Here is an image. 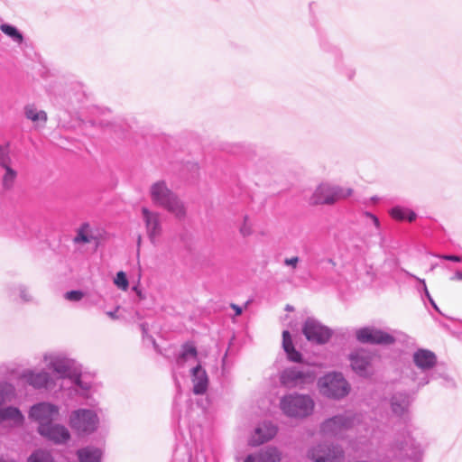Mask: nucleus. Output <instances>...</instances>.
Listing matches in <instances>:
<instances>
[{"label": "nucleus", "mask_w": 462, "mask_h": 462, "mask_svg": "<svg viewBox=\"0 0 462 462\" xmlns=\"http://www.w3.org/2000/svg\"><path fill=\"white\" fill-rule=\"evenodd\" d=\"M42 361L46 368L57 374L58 378L69 379L71 383L83 391H89L92 388L91 383L82 376L81 365L65 353L45 352Z\"/></svg>", "instance_id": "obj_1"}, {"label": "nucleus", "mask_w": 462, "mask_h": 462, "mask_svg": "<svg viewBox=\"0 0 462 462\" xmlns=\"http://www.w3.org/2000/svg\"><path fill=\"white\" fill-rule=\"evenodd\" d=\"M150 198L152 203L160 207L177 219H184L187 215L185 203L174 193L164 180H158L152 183L149 189Z\"/></svg>", "instance_id": "obj_2"}, {"label": "nucleus", "mask_w": 462, "mask_h": 462, "mask_svg": "<svg viewBox=\"0 0 462 462\" xmlns=\"http://www.w3.org/2000/svg\"><path fill=\"white\" fill-rule=\"evenodd\" d=\"M279 408L286 417L303 420L313 413L315 402L309 394L292 393L281 397Z\"/></svg>", "instance_id": "obj_3"}, {"label": "nucleus", "mask_w": 462, "mask_h": 462, "mask_svg": "<svg viewBox=\"0 0 462 462\" xmlns=\"http://www.w3.org/2000/svg\"><path fill=\"white\" fill-rule=\"evenodd\" d=\"M14 387L7 383H0V423H5L9 428L23 426L24 416L14 406H4L3 403L14 398Z\"/></svg>", "instance_id": "obj_4"}, {"label": "nucleus", "mask_w": 462, "mask_h": 462, "mask_svg": "<svg viewBox=\"0 0 462 462\" xmlns=\"http://www.w3.org/2000/svg\"><path fill=\"white\" fill-rule=\"evenodd\" d=\"M99 417L96 411L77 409L72 411L69 418V427L79 435H89L97 430Z\"/></svg>", "instance_id": "obj_5"}, {"label": "nucleus", "mask_w": 462, "mask_h": 462, "mask_svg": "<svg viewBox=\"0 0 462 462\" xmlns=\"http://www.w3.org/2000/svg\"><path fill=\"white\" fill-rule=\"evenodd\" d=\"M318 386L322 395L342 399L349 393L350 385L342 374L332 372L325 374L318 381Z\"/></svg>", "instance_id": "obj_6"}, {"label": "nucleus", "mask_w": 462, "mask_h": 462, "mask_svg": "<svg viewBox=\"0 0 462 462\" xmlns=\"http://www.w3.org/2000/svg\"><path fill=\"white\" fill-rule=\"evenodd\" d=\"M19 377L28 385L37 390H51L56 386L59 379L53 372L51 374L44 369L37 370L33 368L23 370Z\"/></svg>", "instance_id": "obj_7"}, {"label": "nucleus", "mask_w": 462, "mask_h": 462, "mask_svg": "<svg viewBox=\"0 0 462 462\" xmlns=\"http://www.w3.org/2000/svg\"><path fill=\"white\" fill-rule=\"evenodd\" d=\"M356 421H359L357 416L352 412H346L325 420L321 424L320 430L325 436L341 438Z\"/></svg>", "instance_id": "obj_8"}, {"label": "nucleus", "mask_w": 462, "mask_h": 462, "mask_svg": "<svg viewBox=\"0 0 462 462\" xmlns=\"http://www.w3.org/2000/svg\"><path fill=\"white\" fill-rule=\"evenodd\" d=\"M28 415L38 424L37 429L47 428L59 418L60 407L49 402H41L31 407Z\"/></svg>", "instance_id": "obj_9"}, {"label": "nucleus", "mask_w": 462, "mask_h": 462, "mask_svg": "<svg viewBox=\"0 0 462 462\" xmlns=\"http://www.w3.org/2000/svg\"><path fill=\"white\" fill-rule=\"evenodd\" d=\"M316 374L310 369L296 367L283 370L280 375L281 383L287 388L304 387L315 381Z\"/></svg>", "instance_id": "obj_10"}, {"label": "nucleus", "mask_w": 462, "mask_h": 462, "mask_svg": "<svg viewBox=\"0 0 462 462\" xmlns=\"http://www.w3.org/2000/svg\"><path fill=\"white\" fill-rule=\"evenodd\" d=\"M308 457L315 462H342L344 450L337 445L318 444L309 449Z\"/></svg>", "instance_id": "obj_11"}, {"label": "nucleus", "mask_w": 462, "mask_h": 462, "mask_svg": "<svg viewBox=\"0 0 462 462\" xmlns=\"http://www.w3.org/2000/svg\"><path fill=\"white\" fill-rule=\"evenodd\" d=\"M141 216L150 242L156 245L163 231L161 214L143 207Z\"/></svg>", "instance_id": "obj_12"}, {"label": "nucleus", "mask_w": 462, "mask_h": 462, "mask_svg": "<svg viewBox=\"0 0 462 462\" xmlns=\"http://www.w3.org/2000/svg\"><path fill=\"white\" fill-rule=\"evenodd\" d=\"M303 334L309 341L324 344L331 337L332 332L315 319H306L303 328Z\"/></svg>", "instance_id": "obj_13"}, {"label": "nucleus", "mask_w": 462, "mask_h": 462, "mask_svg": "<svg viewBox=\"0 0 462 462\" xmlns=\"http://www.w3.org/2000/svg\"><path fill=\"white\" fill-rule=\"evenodd\" d=\"M356 337L361 343L389 345L394 342V337L392 335L374 327L356 329Z\"/></svg>", "instance_id": "obj_14"}, {"label": "nucleus", "mask_w": 462, "mask_h": 462, "mask_svg": "<svg viewBox=\"0 0 462 462\" xmlns=\"http://www.w3.org/2000/svg\"><path fill=\"white\" fill-rule=\"evenodd\" d=\"M352 369L361 376H367L371 372L373 356L365 349H358L349 356Z\"/></svg>", "instance_id": "obj_15"}, {"label": "nucleus", "mask_w": 462, "mask_h": 462, "mask_svg": "<svg viewBox=\"0 0 462 462\" xmlns=\"http://www.w3.org/2000/svg\"><path fill=\"white\" fill-rule=\"evenodd\" d=\"M38 433L55 444H65L70 439V432L61 424L51 423L49 427L37 429Z\"/></svg>", "instance_id": "obj_16"}, {"label": "nucleus", "mask_w": 462, "mask_h": 462, "mask_svg": "<svg viewBox=\"0 0 462 462\" xmlns=\"http://www.w3.org/2000/svg\"><path fill=\"white\" fill-rule=\"evenodd\" d=\"M309 203L312 206L333 205L332 184L329 182L319 183L310 196Z\"/></svg>", "instance_id": "obj_17"}, {"label": "nucleus", "mask_w": 462, "mask_h": 462, "mask_svg": "<svg viewBox=\"0 0 462 462\" xmlns=\"http://www.w3.org/2000/svg\"><path fill=\"white\" fill-rule=\"evenodd\" d=\"M412 361L419 370L426 374L436 365L437 356L429 349L420 348L413 353Z\"/></svg>", "instance_id": "obj_18"}, {"label": "nucleus", "mask_w": 462, "mask_h": 462, "mask_svg": "<svg viewBox=\"0 0 462 462\" xmlns=\"http://www.w3.org/2000/svg\"><path fill=\"white\" fill-rule=\"evenodd\" d=\"M17 175V171L12 166L10 159H0V180L4 189L10 190L14 188Z\"/></svg>", "instance_id": "obj_19"}, {"label": "nucleus", "mask_w": 462, "mask_h": 462, "mask_svg": "<svg viewBox=\"0 0 462 462\" xmlns=\"http://www.w3.org/2000/svg\"><path fill=\"white\" fill-rule=\"evenodd\" d=\"M423 454V448L412 437H409L400 447V457L417 462Z\"/></svg>", "instance_id": "obj_20"}, {"label": "nucleus", "mask_w": 462, "mask_h": 462, "mask_svg": "<svg viewBox=\"0 0 462 462\" xmlns=\"http://www.w3.org/2000/svg\"><path fill=\"white\" fill-rule=\"evenodd\" d=\"M277 433V428L270 422L260 424L255 430L251 439L252 445H261L271 439Z\"/></svg>", "instance_id": "obj_21"}, {"label": "nucleus", "mask_w": 462, "mask_h": 462, "mask_svg": "<svg viewBox=\"0 0 462 462\" xmlns=\"http://www.w3.org/2000/svg\"><path fill=\"white\" fill-rule=\"evenodd\" d=\"M191 381L193 383V393L195 394H203L208 386V377L206 371L200 365L191 368Z\"/></svg>", "instance_id": "obj_22"}, {"label": "nucleus", "mask_w": 462, "mask_h": 462, "mask_svg": "<svg viewBox=\"0 0 462 462\" xmlns=\"http://www.w3.org/2000/svg\"><path fill=\"white\" fill-rule=\"evenodd\" d=\"M281 454L275 448H267L249 454L244 462H280Z\"/></svg>", "instance_id": "obj_23"}, {"label": "nucleus", "mask_w": 462, "mask_h": 462, "mask_svg": "<svg viewBox=\"0 0 462 462\" xmlns=\"http://www.w3.org/2000/svg\"><path fill=\"white\" fill-rule=\"evenodd\" d=\"M98 238L99 235L97 230L88 223H84L77 229L73 242L75 244H89L97 242Z\"/></svg>", "instance_id": "obj_24"}, {"label": "nucleus", "mask_w": 462, "mask_h": 462, "mask_svg": "<svg viewBox=\"0 0 462 462\" xmlns=\"http://www.w3.org/2000/svg\"><path fill=\"white\" fill-rule=\"evenodd\" d=\"M102 450L95 447H86L78 450L79 462H101Z\"/></svg>", "instance_id": "obj_25"}, {"label": "nucleus", "mask_w": 462, "mask_h": 462, "mask_svg": "<svg viewBox=\"0 0 462 462\" xmlns=\"http://www.w3.org/2000/svg\"><path fill=\"white\" fill-rule=\"evenodd\" d=\"M411 403L410 397L403 393H398L393 396L391 401L392 411L394 414L401 416L407 411Z\"/></svg>", "instance_id": "obj_26"}, {"label": "nucleus", "mask_w": 462, "mask_h": 462, "mask_svg": "<svg viewBox=\"0 0 462 462\" xmlns=\"http://www.w3.org/2000/svg\"><path fill=\"white\" fill-rule=\"evenodd\" d=\"M24 114L27 119L37 125H44L47 121V114L43 110L37 109L34 106L29 105L24 108Z\"/></svg>", "instance_id": "obj_27"}, {"label": "nucleus", "mask_w": 462, "mask_h": 462, "mask_svg": "<svg viewBox=\"0 0 462 462\" xmlns=\"http://www.w3.org/2000/svg\"><path fill=\"white\" fill-rule=\"evenodd\" d=\"M197 361V349L192 344H185L182 351L177 359V365L183 366L186 363H194Z\"/></svg>", "instance_id": "obj_28"}, {"label": "nucleus", "mask_w": 462, "mask_h": 462, "mask_svg": "<svg viewBox=\"0 0 462 462\" xmlns=\"http://www.w3.org/2000/svg\"><path fill=\"white\" fill-rule=\"evenodd\" d=\"M389 214L393 219L398 221L407 220L412 222L417 217L416 213L411 209L400 206L393 207Z\"/></svg>", "instance_id": "obj_29"}, {"label": "nucleus", "mask_w": 462, "mask_h": 462, "mask_svg": "<svg viewBox=\"0 0 462 462\" xmlns=\"http://www.w3.org/2000/svg\"><path fill=\"white\" fill-rule=\"evenodd\" d=\"M282 346L287 354L288 358L293 362H300L301 355L295 350L289 331L284 330L282 333Z\"/></svg>", "instance_id": "obj_30"}, {"label": "nucleus", "mask_w": 462, "mask_h": 462, "mask_svg": "<svg viewBox=\"0 0 462 462\" xmlns=\"http://www.w3.org/2000/svg\"><path fill=\"white\" fill-rule=\"evenodd\" d=\"M26 462H56L50 450L44 448L35 449L28 457Z\"/></svg>", "instance_id": "obj_31"}, {"label": "nucleus", "mask_w": 462, "mask_h": 462, "mask_svg": "<svg viewBox=\"0 0 462 462\" xmlns=\"http://www.w3.org/2000/svg\"><path fill=\"white\" fill-rule=\"evenodd\" d=\"M354 193V189L350 187L339 186L332 184V199L333 204L336 202L346 199L351 197Z\"/></svg>", "instance_id": "obj_32"}, {"label": "nucleus", "mask_w": 462, "mask_h": 462, "mask_svg": "<svg viewBox=\"0 0 462 462\" xmlns=\"http://www.w3.org/2000/svg\"><path fill=\"white\" fill-rule=\"evenodd\" d=\"M0 30L9 38L13 40L17 44H21L23 42V34L18 31V29L13 25L7 23H2L0 25Z\"/></svg>", "instance_id": "obj_33"}, {"label": "nucleus", "mask_w": 462, "mask_h": 462, "mask_svg": "<svg viewBox=\"0 0 462 462\" xmlns=\"http://www.w3.org/2000/svg\"><path fill=\"white\" fill-rule=\"evenodd\" d=\"M11 296L14 299L17 296L22 302H31L33 300L30 291L22 284L17 285L11 290Z\"/></svg>", "instance_id": "obj_34"}, {"label": "nucleus", "mask_w": 462, "mask_h": 462, "mask_svg": "<svg viewBox=\"0 0 462 462\" xmlns=\"http://www.w3.org/2000/svg\"><path fill=\"white\" fill-rule=\"evenodd\" d=\"M239 233L243 237H247L254 233V224L248 216H245L239 226Z\"/></svg>", "instance_id": "obj_35"}, {"label": "nucleus", "mask_w": 462, "mask_h": 462, "mask_svg": "<svg viewBox=\"0 0 462 462\" xmlns=\"http://www.w3.org/2000/svg\"><path fill=\"white\" fill-rule=\"evenodd\" d=\"M115 284L121 290L126 291L128 289V280L124 272H118L114 280Z\"/></svg>", "instance_id": "obj_36"}, {"label": "nucleus", "mask_w": 462, "mask_h": 462, "mask_svg": "<svg viewBox=\"0 0 462 462\" xmlns=\"http://www.w3.org/2000/svg\"><path fill=\"white\" fill-rule=\"evenodd\" d=\"M83 297L84 293L81 291H69L64 294V298L69 301H79Z\"/></svg>", "instance_id": "obj_37"}, {"label": "nucleus", "mask_w": 462, "mask_h": 462, "mask_svg": "<svg viewBox=\"0 0 462 462\" xmlns=\"http://www.w3.org/2000/svg\"><path fill=\"white\" fill-rule=\"evenodd\" d=\"M300 262V259L298 256H293L291 258H286L284 260V264L287 265V266H291L292 268H296L298 263Z\"/></svg>", "instance_id": "obj_38"}, {"label": "nucleus", "mask_w": 462, "mask_h": 462, "mask_svg": "<svg viewBox=\"0 0 462 462\" xmlns=\"http://www.w3.org/2000/svg\"><path fill=\"white\" fill-rule=\"evenodd\" d=\"M437 257L447 260V261H453V262H462V256L457 255H450V254H441L437 255Z\"/></svg>", "instance_id": "obj_39"}, {"label": "nucleus", "mask_w": 462, "mask_h": 462, "mask_svg": "<svg viewBox=\"0 0 462 462\" xmlns=\"http://www.w3.org/2000/svg\"><path fill=\"white\" fill-rule=\"evenodd\" d=\"M420 282L422 283L423 285V290H424V292H425V295L426 297L429 299V300L430 301V303L432 304V306L437 309V306L435 304V302L433 301L432 298L430 297V294L426 287V283H425V281L424 280H420Z\"/></svg>", "instance_id": "obj_40"}, {"label": "nucleus", "mask_w": 462, "mask_h": 462, "mask_svg": "<svg viewBox=\"0 0 462 462\" xmlns=\"http://www.w3.org/2000/svg\"><path fill=\"white\" fill-rule=\"evenodd\" d=\"M366 216L369 217L373 223L374 224L375 227L378 229L380 227V222H379V219L377 218L376 216L371 214V213H366Z\"/></svg>", "instance_id": "obj_41"}, {"label": "nucleus", "mask_w": 462, "mask_h": 462, "mask_svg": "<svg viewBox=\"0 0 462 462\" xmlns=\"http://www.w3.org/2000/svg\"><path fill=\"white\" fill-rule=\"evenodd\" d=\"M451 281H462V272L457 271L455 274L450 278Z\"/></svg>", "instance_id": "obj_42"}, {"label": "nucleus", "mask_w": 462, "mask_h": 462, "mask_svg": "<svg viewBox=\"0 0 462 462\" xmlns=\"http://www.w3.org/2000/svg\"><path fill=\"white\" fill-rule=\"evenodd\" d=\"M117 310H114V311H107L106 312V315L112 319H118V316L116 314Z\"/></svg>", "instance_id": "obj_43"}, {"label": "nucleus", "mask_w": 462, "mask_h": 462, "mask_svg": "<svg viewBox=\"0 0 462 462\" xmlns=\"http://www.w3.org/2000/svg\"><path fill=\"white\" fill-rule=\"evenodd\" d=\"M232 309L236 311V315H240L242 313V309L235 304H232Z\"/></svg>", "instance_id": "obj_44"}, {"label": "nucleus", "mask_w": 462, "mask_h": 462, "mask_svg": "<svg viewBox=\"0 0 462 462\" xmlns=\"http://www.w3.org/2000/svg\"><path fill=\"white\" fill-rule=\"evenodd\" d=\"M429 382H430L429 377H428L427 375H425V377H424L421 381H420V382L418 383V384H419V385H425V384H427Z\"/></svg>", "instance_id": "obj_45"}, {"label": "nucleus", "mask_w": 462, "mask_h": 462, "mask_svg": "<svg viewBox=\"0 0 462 462\" xmlns=\"http://www.w3.org/2000/svg\"><path fill=\"white\" fill-rule=\"evenodd\" d=\"M0 462H18V461H16L14 459H9V458L5 459L4 457H0Z\"/></svg>", "instance_id": "obj_46"}, {"label": "nucleus", "mask_w": 462, "mask_h": 462, "mask_svg": "<svg viewBox=\"0 0 462 462\" xmlns=\"http://www.w3.org/2000/svg\"><path fill=\"white\" fill-rule=\"evenodd\" d=\"M141 242H142V236H138V240H137V244H138V245H141Z\"/></svg>", "instance_id": "obj_47"}, {"label": "nucleus", "mask_w": 462, "mask_h": 462, "mask_svg": "<svg viewBox=\"0 0 462 462\" xmlns=\"http://www.w3.org/2000/svg\"><path fill=\"white\" fill-rule=\"evenodd\" d=\"M372 200L375 202V201H377V200H378V198L374 197V198H372Z\"/></svg>", "instance_id": "obj_48"}]
</instances>
